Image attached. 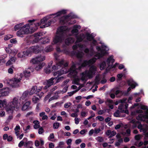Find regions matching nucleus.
Here are the masks:
<instances>
[{"label":"nucleus","instance_id":"nucleus-1","mask_svg":"<svg viewBox=\"0 0 148 148\" xmlns=\"http://www.w3.org/2000/svg\"><path fill=\"white\" fill-rule=\"evenodd\" d=\"M100 43L102 45L101 47L98 46L96 47L97 50L100 51V53H96L92 46L89 49L88 48H86L84 49V51L87 55L92 56L95 54H96L94 55V58L88 61H84L82 64L81 59L84 55V53L82 52H78L76 53L77 57L80 60L79 62L73 63L72 65L69 70L70 73L68 74V76L73 78L74 79L72 82L73 83L77 85H80L79 87L80 88H77L76 86L73 85L71 86V88L73 89L76 90L78 89H80L81 87L84 86L85 82L87 79L92 78L97 72V67L95 66L92 65L90 67L89 71H86L80 74V79L77 76V69L79 70L82 67H84L88 65H90L93 64L97 59L100 58L107 54V51L109 50L108 47L103 43L100 42Z\"/></svg>","mask_w":148,"mask_h":148},{"label":"nucleus","instance_id":"nucleus-2","mask_svg":"<svg viewBox=\"0 0 148 148\" xmlns=\"http://www.w3.org/2000/svg\"><path fill=\"white\" fill-rule=\"evenodd\" d=\"M67 11V10H63L56 13L47 15L41 20L40 23L37 22L32 23V25L34 26V27H32L31 25H30L29 24L23 25L24 23L22 22L15 25L14 28V30L16 31L19 29V30L17 32V35L18 36L22 37L25 34L31 33L34 32L37 29V26L40 25H41V28H44L49 26L52 23H54L55 21L51 19L47 23V21L48 20L51 18H55L64 14L66 13Z\"/></svg>","mask_w":148,"mask_h":148},{"label":"nucleus","instance_id":"nucleus-3","mask_svg":"<svg viewBox=\"0 0 148 148\" xmlns=\"http://www.w3.org/2000/svg\"><path fill=\"white\" fill-rule=\"evenodd\" d=\"M81 28L79 25H74L71 31V33H70V30L66 27L62 26L58 29L56 34L53 39V43L55 44H60L63 42L65 38L68 36H71L72 35L75 36L76 38L75 45L73 46V49L74 50L77 49L78 48L81 49H83L85 45L81 43L78 44L79 42L84 40L85 36L84 34H81L77 36L78 34V29Z\"/></svg>","mask_w":148,"mask_h":148},{"label":"nucleus","instance_id":"nucleus-4","mask_svg":"<svg viewBox=\"0 0 148 148\" xmlns=\"http://www.w3.org/2000/svg\"><path fill=\"white\" fill-rule=\"evenodd\" d=\"M54 56L56 59L57 60L56 62V66L58 69L62 67V69L54 73V75L57 76L58 77L64 73H67L69 71V70L67 69L66 67L68 65L67 62H65L63 59H60V55L58 53H56L54 54Z\"/></svg>","mask_w":148,"mask_h":148},{"label":"nucleus","instance_id":"nucleus-5","mask_svg":"<svg viewBox=\"0 0 148 148\" xmlns=\"http://www.w3.org/2000/svg\"><path fill=\"white\" fill-rule=\"evenodd\" d=\"M21 101L20 97H14L8 104L7 112L12 113L14 110L18 111L21 107Z\"/></svg>","mask_w":148,"mask_h":148},{"label":"nucleus","instance_id":"nucleus-6","mask_svg":"<svg viewBox=\"0 0 148 148\" xmlns=\"http://www.w3.org/2000/svg\"><path fill=\"white\" fill-rule=\"evenodd\" d=\"M114 62V60L113 59V56L112 55L109 56L107 59L106 61H103L100 64V69L101 70H103L106 69V71L108 72L110 69L114 68L117 65V63H116L114 65L113 63Z\"/></svg>","mask_w":148,"mask_h":148},{"label":"nucleus","instance_id":"nucleus-7","mask_svg":"<svg viewBox=\"0 0 148 148\" xmlns=\"http://www.w3.org/2000/svg\"><path fill=\"white\" fill-rule=\"evenodd\" d=\"M64 77L63 76L61 77L58 78L57 77L49 79L48 80H46L44 81L43 84L45 85L44 87L42 86H40L38 87V89H37L36 92H38L41 91L43 88L44 90H46L49 87L51 86L54 83H56L60 81V80L64 79Z\"/></svg>","mask_w":148,"mask_h":148},{"label":"nucleus","instance_id":"nucleus-8","mask_svg":"<svg viewBox=\"0 0 148 148\" xmlns=\"http://www.w3.org/2000/svg\"><path fill=\"white\" fill-rule=\"evenodd\" d=\"M141 108L143 110H145V113H143V112L142 110H138L137 112L138 113H140L138 116L136 117V119L138 120L143 121H145L148 123V108L147 107L145 106H142ZM145 136L148 137V132L145 134Z\"/></svg>","mask_w":148,"mask_h":148},{"label":"nucleus","instance_id":"nucleus-9","mask_svg":"<svg viewBox=\"0 0 148 148\" xmlns=\"http://www.w3.org/2000/svg\"><path fill=\"white\" fill-rule=\"evenodd\" d=\"M127 99L125 98L119 100L118 102L121 103V104L119 105V109L120 110L121 112L125 113L128 114V111L127 110L128 104L127 103Z\"/></svg>","mask_w":148,"mask_h":148},{"label":"nucleus","instance_id":"nucleus-10","mask_svg":"<svg viewBox=\"0 0 148 148\" xmlns=\"http://www.w3.org/2000/svg\"><path fill=\"white\" fill-rule=\"evenodd\" d=\"M23 76V74L22 73H19L17 77H15L12 79H8L7 82L10 85L14 87H17L18 86V83L21 80Z\"/></svg>","mask_w":148,"mask_h":148},{"label":"nucleus","instance_id":"nucleus-11","mask_svg":"<svg viewBox=\"0 0 148 148\" xmlns=\"http://www.w3.org/2000/svg\"><path fill=\"white\" fill-rule=\"evenodd\" d=\"M131 122L134 124V126L136 127L138 125V127L140 129V132H143L144 133H145L147 130L148 126L147 125L142 124L139 123L138 121H136L135 119H133L131 121Z\"/></svg>","mask_w":148,"mask_h":148},{"label":"nucleus","instance_id":"nucleus-12","mask_svg":"<svg viewBox=\"0 0 148 148\" xmlns=\"http://www.w3.org/2000/svg\"><path fill=\"white\" fill-rule=\"evenodd\" d=\"M44 49V47H39L38 46H34L30 47L28 49L27 51L29 52V54L31 53H38L40 51Z\"/></svg>","mask_w":148,"mask_h":148},{"label":"nucleus","instance_id":"nucleus-13","mask_svg":"<svg viewBox=\"0 0 148 148\" xmlns=\"http://www.w3.org/2000/svg\"><path fill=\"white\" fill-rule=\"evenodd\" d=\"M45 59V57L44 56L39 55L31 60L30 62L34 64L42 63L41 62Z\"/></svg>","mask_w":148,"mask_h":148},{"label":"nucleus","instance_id":"nucleus-14","mask_svg":"<svg viewBox=\"0 0 148 148\" xmlns=\"http://www.w3.org/2000/svg\"><path fill=\"white\" fill-rule=\"evenodd\" d=\"M29 95L28 90L25 91L23 92L21 97H20L22 103H24L28 100Z\"/></svg>","mask_w":148,"mask_h":148},{"label":"nucleus","instance_id":"nucleus-15","mask_svg":"<svg viewBox=\"0 0 148 148\" xmlns=\"http://www.w3.org/2000/svg\"><path fill=\"white\" fill-rule=\"evenodd\" d=\"M34 71V69L32 66L29 67L28 68L26 69L23 71V74L25 77L28 78L31 75V73Z\"/></svg>","mask_w":148,"mask_h":148},{"label":"nucleus","instance_id":"nucleus-16","mask_svg":"<svg viewBox=\"0 0 148 148\" xmlns=\"http://www.w3.org/2000/svg\"><path fill=\"white\" fill-rule=\"evenodd\" d=\"M52 61H51L50 63L49 64L47 67L45 69V71L47 73H49L51 71H55V70L58 69L56 65H54L52 67L51 65L52 64Z\"/></svg>","mask_w":148,"mask_h":148},{"label":"nucleus","instance_id":"nucleus-17","mask_svg":"<svg viewBox=\"0 0 148 148\" xmlns=\"http://www.w3.org/2000/svg\"><path fill=\"white\" fill-rule=\"evenodd\" d=\"M127 83L129 85L131 86L130 87L128 88L127 90V92H129L131 90V88H134L136 86H138V84L134 82L132 79H130L127 81Z\"/></svg>","mask_w":148,"mask_h":148},{"label":"nucleus","instance_id":"nucleus-18","mask_svg":"<svg viewBox=\"0 0 148 148\" xmlns=\"http://www.w3.org/2000/svg\"><path fill=\"white\" fill-rule=\"evenodd\" d=\"M71 14H70L66 16H64L60 19V22L62 24H64L69 21L71 18H74V17L71 16Z\"/></svg>","mask_w":148,"mask_h":148},{"label":"nucleus","instance_id":"nucleus-19","mask_svg":"<svg viewBox=\"0 0 148 148\" xmlns=\"http://www.w3.org/2000/svg\"><path fill=\"white\" fill-rule=\"evenodd\" d=\"M42 34L40 32H38L35 33L34 34V36L35 38L33 40L34 42L36 43L42 39V37L41 36Z\"/></svg>","mask_w":148,"mask_h":148},{"label":"nucleus","instance_id":"nucleus-20","mask_svg":"<svg viewBox=\"0 0 148 148\" xmlns=\"http://www.w3.org/2000/svg\"><path fill=\"white\" fill-rule=\"evenodd\" d=\"M7 106L8 104L7 105V103L6 99L0 100V109L2 108H5L7 111Z\"/></svg>","mask_w":148,"mask_h":148},{"label":"nucleus","instance_id":"nucleus-21","mask_svg":"<svg viewBox=\"0 0 148 148\" xmlns=\"http://www.w3.org/2000/svg\"><path fill=\"white\" fill-rule=\"evenodd\" d=\"M106 134L110 138H111L116 135V132L115 131H112L111 130H108L106 132Z\"/></svg>","mask_w":148,"mask_h":148},{"label":"nucleus","instance_id":"nucleus-22","mask_svg":"<svg viewBox=\"0 0 148 148\" xmlns=\"http://www.w3.org/2000/svg\"><path fill=\"white\" fill-rule=\"evenodd\" d=\"M85 37L84 39V40L82 41H83L84 42H86L87 40H84V39L86 37L87 39L89 41H91L94 38V37L92 36V34H90L88 33H86L85 35Z\"/></svg>","mask_w":148,"mask_h":148},{"label":"nucleus","instance_id":"nucleus-23","mask_svg":"<svg viewBox=\"0 0 148 148\" xmlns=\"http://www.w3.org/2000/svg\"><path fill=\"white\" fill-rule=\"evenodd\" d=\"M61 92V91H59L56 92V93H55L54 95L49 99V101H50L53 100L58 99L59 97L58 94L60 93Z\"/></svg>","mask_w":148,"mask_h":148},{"label":"nucleus","instance_id":"nucleus-24","mask_svg":"<svg viewBox=\"0 0 148 148\" xmlns=\"http://www.w3.org/2000/svg\"><path fill=\"white\" fill-rule=\"evenodd\" d=\"M30 104V101H26L23 104L22 108V110L24 111L26 110L28 108L29 105Z\"/></svg>","mask_w":148,"mask_h":148},{"label":"nucleus","instance_id":"nucleus-25","mask_svg":"<svg viewBox=\"0 0 148 148\" xmlns=\"http://www.w3.org/2000/svg\"><path fill=\"white\" fill-rule=\"evenodd\" d=\"M29 52L27 51H23L19 53L18 54V56L19 58L25 57L26 56L29 55Z\"/></svg>","mask_w":148,"mask_h":148},{"label":"nucleus","instance_id":"nucleus-26","mask_svg":"<svg viewBox=\"0 0 148 148\" xmlns=\"http://www.w3.org/2000/svg\"><path fill=\"white\" fill-rule=\"evenodd\" d=\"M75 41L74 38L70 37L66 38L65 40V42L66 45H69L73 43Z\"/></svg>","mask_w":148,"mask_h":148},{"label":"nucleus","instance_id":"nucleus-27","mask_svg":"<svg viewBox=\"0 0 148 148\" xmlns=\"http://www.w3.org/2000/svg\"><path fill=\"white\" fill-rule=\"evenodd\" d=\"M36 64L35 69L37 71L41 69L45 65V64L44 63H36Z\"/></svg>","mask_w":148,"mask_h":148},{"label":"nucleus","instance_id":"nucleus-28","mask_svg":"<svg viewBox=\"0 0 148 148\" xmlns=\"http://www.w3.org/2000/svg\"><path fill=\"white\" fill-rule=\"evenodd\" d=\"M39 117H41L42 120H47L48 118L47 116L45 114V113L44 112H40L39 114Z\"/></svg>","mask_w":148,"mask_h":148},{"label":"nucleus","instance_id":"nucleus-29","mask_svg":"<svg viewBox=\"0 0 148 148\" xmlns=\"http://www.w3.org/2000/svg\"><path fill=\"white\" fill-rule=\"evenodd\" d=\"M16 58H15L12 57L6 63V66H9L12 64L16 61Z\"/></svg>","mask_w":148,"mask_h":148},{"label":"nucleus","instance_id":"nucleus-30","mask_svg":"<svg viewBox=\"0 0 148 148\" xmlns=\"http://www.w3.org/2000/svg\"><path fill=\"white\" fill-rule=\"evenodd\" d=\"M37 86H33L29 91V95H32L36 92Z\"/></svg>","mask_w":148,"mask_h":148},{"label":"nucleus","instance_id":"nucleus-31","mask_svg":"<svg viewBox=\"0 0 148 148\" xmlns=\"http://www.w3.org/2000/svg\"><path fill=\"white\" fill-rule=\"evenodd\" d=\"M20 129V126L18 125H17L14 128L15 134L16 136H18L20 134L19 130Z\"/></svg>","mask_w":148,"mask_h":148},{"label":"nucleus","instance_id":"nucleus-32","mask_svg":"<svg viewBox=\"0 0 148 148\" xmlns=\"http://www.w3.org/2000/svg\"><path fill=\"white\" fill-rule=\"evenodd\" d=\"M33 123L34 124V128L35 129H37L39 128L40 125H39V122L38 121L35 120L33 121Z\"/></svg>","mask_w":148,"mask_h":148},{"label":"nucleus","instance_id":"nucleus-33","mask_svg":"<svg viewBox=\"0 0 148 148\" xmlns=\"http://www.w3.org/2000/svg\"><path fill=\"white\" fill-rule=\"evenodd\" d=\"M0 92H1V95L0 96H4L8 95L9 92L8 91H3L2 90H1Z\"/></svg>","mask_w":148,"mask_h":148},{"label":"nucleus","instance_id":"nucleus-34","mask_svg":"<svg viewBox=\"0 0 148 148\" xmlns=\"http://www.w3.org/2000/svg\"><path fill=\"white\" fill-rule=\"evenodd\" d=\"M53 49V48L52 46H49L46 47L45 49V51L47 52H49L52 51Z\"/></svg>","mask_w":148,"mask_h":148},{"label":"nucleus","instance_id":"nucleus-35","mask_svg":"<svg viewBox=\"0 0 148 148\" xmlns=\"http://www.w3.org/2000/svg\"><path fill=\"white\" fill-rule=\"evenodd\" d=\"M39 100V99L35 96H33L32 99V101L34 103H37Z\"/></svg>","mask_w":148,"mask_h":148},{"label":"nucleus","instance_id":"nucleus-36","mask_svg":"<svg viewBox=\"0 0 148 148\" xmlns=\"http://www.w3.org/2000/svg\"><path fill=\"white\" fill-rule=\"evenodd\" d=\"M101 79L99 76H96L95 79V84H98L100 83Z\"/></svg>","mask_w":148,"mask_h":148},{"label":"nucleus","instance_id":"nucleus-37","mask_svg":"<svg viewBox=\"0 0 148 148\" xmlns=\"http://www.w3.org/2000/svg\"><path fill=\"white\" fill-rule=\"evenodd\" d=\"M123 142V139H118V141L115 143V145L116 146H118L121 144Z\"/></svg>","mask_w":148,"mask_h":148},{"label":"nucleus","instance_id":"nucleus-38","mask_svg":"<svg viewBox=\"0 0 148 148\" xmlns=\"http://www.w3.org/2000/svg\"><path fill=\"white\" fill-rule=\"evenodd\" d=\"M135 140H136L137 141V142H135V143L134 144V145H136L137 146H138V147H140L143 145V143L142 142H140L138 144V139H135Z\"/></svg>","mask_w":148,"mask_h":148},{"label":"nucleus","instance_id":"nucleus-39","mask_svg":"<svg viewBox=\"0 0 148 148\" xmlns=\"http://www.w3.org/2000/svg\"><path fill=\"white\" fill-rule=\"evenodd\" d=\"M88 114L87 112L83 111L81 113V115L83 117H85Z\"/></svg>","mask_w":148,"mask_h":148},{"label":"nucleus","instance_id":"nucleus-40","mask_svg":"<svg viewBox=\"0 0 148 148\" xmlns=\"http://www.w3.org/2000/svg\"><path fill=\"white\" fill-rule=\"evenodd\" d=\"M107 101L108 102L111 103V104H110L109 105V107L111 109H113L114 108L112 104L113 103V101L110 99L108 100Z\"/></svg>","mask_w":148,"mask_h":148},{"label":"nucleus","instance_id":"nucleus-41","mask_svg":"<svg viewBox=\"0 0 148 148\" xmlns=\"http://www.w3.org/2000/svg\"><path fill=\"white\" fill-rule=\"evenodd\" d=\"M101 130L100 128H95L94 129V135H96L99 133L101 131Z\"/></svg>","mask_w":148,"mask_h":148},{"label":"nucleus","instance_id":"nucleus-42","mask_svg":"<svg viewBox=\"0 0 148 148\" xmlns=\"http://www.w3.org/2000/svg\"><path fill=\"white\" fill-rule=\"evenodd\" d=\"M60 123L58 122H55L53 124V127L54 129H58L60 126Z\"/></svg>","mask_w":148,"mask_h":148},{"label":"nucleus","instance_id":"nucleus-43","mask_svg":"<svg viewBox=\"0 0 148 148\" xmlns=\"http://www.w3.org/2000/svg\"><path fill=\"white\" fill-rule=\"evenodd\" d=\"M68 87V86L67 85L65 86L62 91L60 90L61 91V93L63 94L65 93L67 90Z\"/></svg>","mask_w":148,"mask_h":148},{"label":"nucleus","instance_id":"nucleus-44","mask_svg":"<svg viewBox=\"0 0 148 148\" xmlns=\"http://www.w3.org/2000/svg\"><path fill=\"white\" fill-rule=\"evenodd\" d=\"M79 90V89H78L77 90H75L73 91L70 92L68 93V94L70 96H72L74 93H76Z\"/></svg>","mask_w":148,"mask_h":148},{"label":"nucleus","instance_id":"nucleus-45","mask_svg":"<svg viewBox=\"0 0 148 148\" xmlns=\"http://www.w3.org/2000/svg\"><path fill=\"white\" fill-rule=\"evenodd\" d=\"M13 36V35H7L5 36L4 38V40H7L12 38Z\"/></svg>","mask_w":148,"mask_h":148},{"label":"nucleus","instance_id":"nucleus-46","mask_svg":"<svg viewBox=\"0 0 148 148\" xmlns=\"http://www.w3.org/2000/svg\"><path fill=\"white\" fill-rule=\"evenodd\" d=\"M12 136H10L8 137L7 134H5L3 136V139H12Z\"/></svg>","mask_w":148,"mask_h":148},{"label":"nucleus","instance_id":"nucleus-47","mask_svg":"<svg viewBox=\"0 0 148 148\" xmlns=\"http://www.w3.org/2000/svg\"><path fill=\"white\" fill-rule=\"evenodd\" d=\"M71 105V103L70 102H69L65 103L64 105V106L65 108H67L69 107Z\"/></svg>","mask_w":148,"mask_h":148},{"label":"nucleus","instance_id":"nucleus-48","mask_svg":"<svg viewBox=\"0 0 148 148\" xmlns=\"http://www.w3.org/2000/svg\"><path fill=\"white\" fill-rule=\"evenodd\" d=\"M96 119L99 120L100 121H103L104 120V118L102 116H99L96 117Z\"/></svg>","mask_w":148,"mask_h":148},{"label":"nucleus","instance_id":"nucleus-49","mask_svg":"<svg viewBox=\"0 0 148 148\" xmlns=\"http://www.w3.org/2000/svg\"><path fill=\"white\" fill-rule=\"evenodd\" d=\"M120 111L119 110H117L114 113V116L116 117L119 116Z\"/></svg>","mask_w":148,"mask_h":148},{"label":"nucleus","instance_id":"nucleus-50","mask_svg":"<svg viewBox=\"0 0 148 148\" xmlns=\"http://www.w3.org/2000/svg\"><path fill=\"white\" fill-rule=\"evenodd\" d=\"M91 45H93L94 46H95L97 45V42L96 40H95L94 39V38L93 39V40H92L91 41Z\"/></svg>","mask_w":148,"mask_h":148},{"label":"nucleus","instance_id":"nucleus-51","mask_svg":"<svg viewBox=\"0 0 148 148\" xmlns=\"http://www.w3.org/2000/svg\"><path fill=\"white\" fill-rule=\"evenodd\" d=\"M130 130L129 129L126 130V132L125 133V134L127 136H129L130 135Z\"/></svg>","mask_w":148,"mask_h":148},{"label":"nucleus","instance_id":"nucleus-52","mask_svg":"<svg viewBox=\"0 0 148 148\" xmlns=\"http://www.w3.org/2000/svg\"><path fill=\"white\" fill-rule=\"evenodd\" d=\"M44 132V130L42 127H40L38 130V133L39 134H41Z\"/></svg>","mask_w":148,"mask_h":148},{"label":"nucleus","instance_id":"nucleus-53","mask_svg":"<svg viewBox=\"0 0 148 148\" xmlns=\"http://www.w3.org/2000/svg\"><path fill=\"white\" fill-rule=\"evenodd\" d=\"M82 98V97L81 96H77L75 97V99L77 100V102L79 103L80 101V100Z\"/></svg>","mask_w":148,"mask_h":148},{"label":"nucleus","instance_id":"nucleus-54","mask_svg":"<svg viewBox=\"0 0 148 148\" xmlns=\"http://www.w3.org/2000/svg\"><path fill=\"white\" fill-rule=\"evenodd\" d=\"M56 114L55 113L50 118V119L52 120H55L56 117Z\"/></svg>","mask_w":148,"mask_h":148},{"label":"nucleus","instance_id":"nucleus-55","mask_svg":"<svg viewBox=\"0 0 148 148\" xmlns=\"http://www.w3.org/2000/svg\"><path fill=\"white\" fill-rule=\"evenodd\" d=\"M51 96V93H49L44 98V100L46 101L47 100L48 98Z\"/></svg>","mask_w":148,"mask_h":148},{"label":"nucleus","instance_id":"nucleus-56","mask_svg":"<svg viewBox=\"0 0 148 148\" xmlns=\"http://www.w3.org/2000/svg\"><path fill=\"white\" fill-rule=\"evenodd\" d=\"M5 50L7 53H11V51L12 50L10 49L9 47H5Z\"/></svg>","mask_w":148,"mask_h":148},{"label":"nucleus","instance_id":"nucleus-57","mask_svg":"<svg viewBox=\"0 0 148 148\" xmlns=\"http://www.w3.org/2000/svg\"><path fill=\"white\" fill-rule=\"evenodd\" d=\"M119 94H120V95H121L123 94V93L122 92V91H121L119 90H116L115 92V95H117Z\"/></svg>","mask_w":148,"mask_h":148},{"label":"nucleus","instance_id":"nucleus-58","mask_svg":"<svg viewBox=\"0 0 148 148\" xmlns=\"http://www.w3.org/2000/svg\"><path fill=\"white\" fill-rule=\"evenodd\" d=\"M122 124L120 123L118 125H116L115 127V129L116 130L120 128L122 126Z\"/></svg>","mask_w":148,"mask_h":148},{"label":"nucleus","instance_id":"nucleus-59","mask_svg":"<svg viewBox=\"0 0 148 148\" xmlns=\"http://www.w3.org/2000/svg\"><path fill=\"white\" fill-rule=\"evenodd\" d=\"M30 128V126L29 125H28L26 128H24V130L25 132H28Z\"/></svg>","mask_w":148,"mask_h":148},{"label":"nucleus","instance_id":"nucleus-60","mask_svg":"<svg viewBox=\"0 0 148 148\" xmlns=\"http://www.w3.org/2000/svg\"><path fill=\"white\" fill-rule=\"evenodd\" d=\"M75 123L76 124H78L79 122V119L78 118H75Z\"/></svg>","mask_w":148,"mask_h":148},{"label":"nucleus","instance_id":"nucleus-61","mask_svg":"<svg viewBox=\"0 0 148 148\" xmlns=\"http://www.w3.org/2000/svg\"><path fill=\"white\" fill-rule=\"evenodd\" d=\"M17 51L16 50L14 49L12 50V51H11V53H10L11 54H13V55L14 56L15 55L16 53H17Z\"/></svg>","mask_w":148,"mask_h":148},{"label":"nucleus","instance_id":"nucleus-62","mask_svg":"<svg viewBox=\"0 0 148 148\" xmlns=\"http://www.w3.org/2000/svg\"><path fill=\"white\" fill-rule=\"evenodd\" d=\"M10 41L11 43H16L17 42L16 39L15 38L11 39Z\"/></svg>","mask_w":148,"mask_h":148},{"label":"nucleus","instance_id":"nucleus-63","mask_svg":"<svg viewBox=\"0 0 148 148\" xmlns=\"http://www.w3.org/2000/svg\"><path fill=\"white\" fill-rule=\"evenodd\" d=\"M94 133V131L93 129L91 130L89 132V134L90 136H91Z\"/></svg>","mask_w":148,"mask_h":148},{"label":"nucleus","instance_id":"nucleus-64","mask_svg":"<svg viewBox=\"0 0 148 148\" xmlns=\"http://www.w3.org/2000/svg\"><path fill=\"white\" fill-rule=\"evenodd\" d=\"M24 142L23 141H21L20 143H19L18 145V146L19 147H21L22 146H23V145H24Z\"/></svg>","mask_w":148,"mask_h":148}]
</instances>
